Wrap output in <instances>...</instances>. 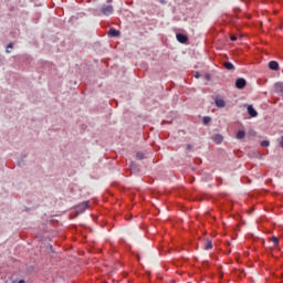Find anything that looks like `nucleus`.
Returning <instances> with one entry per match:
<instances>
[{
  "instance_id": "7",
  "label": "nucleus",
  "mask_w": 283,
  "mask_h": 283,
  "mask_svg": "<svg viewBox=\"0 0 283 283\" xmlns=\"http://www.w3.org/2000/svg\"><path fill=\"white\" fill-rule=\"evenodd\" d=\"M216 105L219 108H223L224 106H227V103H224V101L222 98H216Z\"/></svg>"
},
{
  "instance_id": "11",
  "label": "nucleus",
  "mask_w": 283,
  "mask_h": 283,
  "mask_svg": "<svg viewBox=\"0 0 283 283\" xmlns=\"http://www.w3.org/2000/svg\"><path fill=\"white\" fill-rule=\"evenodd\" d=\"M245 138V132L244 130H240L237 133V139L238 140H242Z\"/></svg>"
},
{
  "instance_id": "14",
  "label": "nucleus",
  "mask_w": 283,
  "mask_h": 283,
  "mask_svg": "<svg viewBox=\"0 0 283 283\" xmlns=\"http://www.w3.org/2000/svg\"><path fill=\"white\" fill-rule=\"evenodd\" d=\"M271 242H273V244L277 245V244H280V239H277L276 237H272Z\"/></svg>"
},
{
  "instance_id": "6",
  "label": "nucleus",
  "mask_w": 283,
  "mask_h": 283,
  "mask_svg": "<svg viewBox=\"0 0 283 283\" xmlns=\"http://www.w3.org/2000/svg\"><path fill=\"white\" fill-rule=\"evenodd\" d=\"M248 114H249V116H251V117H256V116H258V112H256L255 108L252 107V105H249V106H248Z\"/></svg>"
},
{
  "instance_id": "17",
  "label": "nucleus",
  "mask_w": 283,
  "mask_h": 283,
  "mask_svg": "<svg viewBox=\"0 0 283 283\" xmlns=\"http://www.w3.org/2000/svg\"><path fill=\"white\" fill-rule=\"evenodd\" d=\"M136 158H138L139 160H143L145 157L143 153H138L136 154Z\"/></svg>"
},
{
  "instance_id": "12",
  "label": "nucleus",
  "mask_w": 283,
  "mask_h": 283,
  "mask_svg": "<svg viewBox=\"0 0 283 283\" xmlns=\"http://www.w3.org/2000/svg\"><path fill=\"white\" fill-rule=\"evenodd\" d=\"M213 249V243L208 240L206 243H205V250L206 251H209V250H212Z\"/></svg>"
},
{
  "instance_id": "5",
  "label": "nucleus",
  "mask_w": 283,
  "mask_h": 283,
  "mask_svg": "<svg viewBox=\"0 0 283 283\" xmlns=\"http://www.w3.org/2000/svg\"><path fill=\"white\" fill-rule=\"evenodd\" d=\"M268 67L272 71H277L280 69V64L276 61H271L268 63Z\"/></svg>"
},
{
  "instance_id": "22",
  "label": "nucleus",
  "mask_w": 283,
  "mask_h": 283,
  "mask_svg": "<svg viewBox=\"0 0 283 283\" xmlns=\"http://www.w3.org/2000/svg\"><path fill=\"white\" fill-rule=\"evenodd\" d=\"M19 283H24V280H20Z\"/></svg>"
},
{
  "instance_id": "21",
  "label": "nucleus",
  "mask_w": 283,
  "mask_h": 283,
  "mask_svg": "<svg viewBox=\"0 0 283 283\" xmlns=\"http://www.w3.org/2000/svg\"><path fill=\"white\" fill-rule=\"evenodd\" d=\"M281 146L283 147V136H282V138H281Z\"/></svg>"
},
{
  "instance_id": "23",
  "label": "nucleus",
  "mask_w": 283,
  "mask_h": 283,
  "mask_svg": "<svg viewBox=\"0 0 283 283\" xmlns=\"http://www.w3.org/2000/svg\"><path fill=\"white\" fill-rule=\"evenodd\" d=\"M108 2H112V0H108Z\"/></svg>"
},
{
  "instance_id": "3",
  "label": "nucleus",
  "mask_w": 283,
  "mask_h": 283,
  "mask_svg": "<svg viewBox=\"0 0 283 283\" xmlns=\"http://www.w3.org/2000/svg\"><path fill=\"white\" fill-rule=\"evenodd\" d=\"M176 39H177L178 43H187V41H188V36L184 35L181 33H177Z\"/></svg>"
},
{
  "instance_id": "13",
  "label": "nucleus",
  "mask_w": 283,
  "mask_h": 283,
  "mask_svg": "<svg viewBox=\"0 0 283 283\" xmlns=\"http://www.w3.org/2000/svg\"><path fill=\"white\" fill-rule=\"evenodd\" d=\"M210 122H211V117H209V116L203 117V125L205 126H208Z\"/></svg>"
},
{
  "instance_id": "10",
  "label": "nucleus",
  "mask_w": 283,
  "mask_h": 283,
  "mask_svg": "<svg viewBox=\"0 0 283 283\" xmlns=\"http://www.w3.org/2000/svg\"><path fill=\"white\" fill-rule=\"evenodd\" d=\"M212 139L217 143V145H220L223 142V137L221 135H216L212 137Z\"/></svg>"
},
{
  "instance_id": "19",
  "label": "nucleus",
  "mask_w": 283,
  "mask_h": 283,
  "mask_svg": "<svg viewBox=\"0 0 283 283\" xmlns=\"http://www.w3.org/2000/svg\"><path fill=\"white\" fill-rule=\"evenodd\" d=\"M200 77V73L199 72H196L195 73V78H199Z\"/></svg>"
},
{
  "instance_id": "4",
  "label": "nucleus",
  "mask_w": 283,
  "mask_h": 283,
  "mask_svg": "<svg viewBox=\"0 0 283 283\" xmlns=\"http://www.w3.org/2000/svg\"><path fill=\"white\" fill-rule=\"evenodd\" d=\"M108 36L109 38H119L120 36V31L119 30H115V29H111L108 31Z\"/></svg>"
},
{
  "instance_id": "2",
  "label": "nucleus",
  "mask_w": 283,
  "mask_h": 283,
  "mask_svg": "<svg viewBox=\"0 0 283 283\" xmlns=\"http://www.w3.org/2000/svg\"><path fill=\"white\" fill-rule=\"evenodd\" d=\"M245 85H247V81H245L244 78H237V81H235V87H237L238 90L244 88Z\"/></svg>"
},
{
  "instance_id": "16",
  "label": "nucleus",
  "mask_w": 283,
  "mask_h": 283,
  "mask_svg": "<svg viewBox=\"0 0 283 283\" xmlns=\"http://www.w3.org/2000/svg\"><path fill=\"white\" fill-rule=\"evenodd\" d=\"M269 146H270L269 140L261 142V147H269Z\"/></svg>"
},
{
  "instance_id": "1",
  "label": "nucleus",
  "mask_w": 283,
  "mask_h": 283,
  "mask_svg": "<svg viewBox=\"0 0 283 283\" xmlns=\"http://www.w3.org/2000/svg\"><path fill=\"white\" fill-rule=\"evenodd\" d=\"M102 13L105 17H109V15L114 14V7L112 4H104L102 8Z\"/></svg>"
},
{
  "instance_id": "15",
  "label": "nucleus",
  "mask_w": 283,
  "mask_h": 283,
  "mask_svg": "<svg viewBox=\"0 0 283 283\" xmlns=\"http://www.w3.org/2000/svg\"><path fill=\"white\" fill-rule=\"evenodd\" d=\"M82 209L86 210L90 208V205L88 202H83L81 206H80Z\"/></svg>"
},
{
  "instance_id": "9",
  "label": "nucleus",
  "mask_w": 283,
  "mask_h": 283,
  "mask_svg": "<svg viewBox=\"0 0 283 283\" xmlns=\"http://www.w3.org/2000/svg\"><path fill=\"white\" fill-rule=\"evenodd\" d=\"M223 67L228 71H234V65L231 62H224Z\"/></svg>"
},
{
  "instance_id": "20",
  "label": "nucleus",
  "mask_w": 283,
  "mask_h": 283,
  "mask_svg": "<svg viewBox=\"0 0 283 283\" xmlns=\"http://www.w3.org/2000/svg\"><path fill=\"white\" fill-rule=\"evenodd\" d=\"M8 48H11V49H12V48H13V44H12V43H10V44L8 45Z\"/></svg>"
},
{
  "instance_id": "8",
  "label": "nucleus",
  "mask_w": 283,
  "mask_h": 283,
  "mask_svg": "<svg viewBox=\"0 0 283 283\" xmlns=\"http://www.w3.org/2000/svg\"><path fill=\"white\" fill-rule=\"evenodd\" d=\"M275 91L277 93H281L282 96H283V82H279V83L275 84Z\"/></svg>"
},
{
  "instance_id": "18",
  "label": "nucleus",
  "mask_w": 283,
  "mask_h": 283,
  "mask_svg": "<svg viewBox=\"0 0 283 283\" xmlns=\"http://www.w3.org/2000/svg\"><path fill=\"white\" fill-rule=\"evenodd\" d=\"M230 40H231L232 42H234V41H238V38H237L235 35H231Z\"/></svg>"
}]
</instances>
